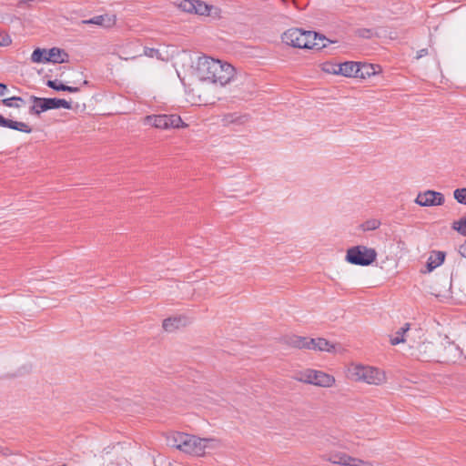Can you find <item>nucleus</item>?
Listing matches in <instances>:
<instances>
[{"label":"nucleus","instance_id":"f257e3e1","mask_svg":"<svg viewBox=\"0 0 466 466\" xmlns=\"http://www.w3.org/2000/svg\"><path fill=\"white\" fill-rule=\"evenodd\" d=\"M195 75L201 81H208L224 86L234 78L235 68L227 62L208 56H200L195 66Z\"/></svg>","mask_w":466,"mask_h":466},{"label":"nucleus","instance_id":"f03ea898","mask_svg":"<svg viewBox=\"0 0 466 466\" xmlns=\"http://www.w3.org/2000/svg\"><path fill=\"white\" fill-rule=\"evenodd\" d=\"M167 441L172 447L194 456H204L206 450L217 448L219 442L214 438H199L184 432H175Z\"/></svg>","mask_w":466,"mask_h":466},{"label":"nucleus","instance_id":"7ed1b4c3","mask_svg":"<svg viewBox=\"0 0 466 466\" xmlns=\"http://www.w3.org/2000/svg\"><path fill=\"white\" fill-rule=\"evenodd\" d=\"M282 41L293 47L322 49L329 42L324 35L316 32L303 31L299 28H290L283 33Z\"/></svg>","mask_w":466,"mask_h":466},{"label":"nucleus","instance_id":"20e7f679","mask_svg":"<svg viewBox=\"0 0 466 466\" xmlns=\"http://www.w3.org/2000/svg\"><path fill=\"white\" fill-rule=\"evenodd\" d=\"M347 377L353 381L364 382L370 385H381L387 378L383 370L360 364H351L347 370Z\"/></svg>","mask_w":466,"mask_h":466},{"label":"nucleus","instance_id":"39448f33","mask_svg":"<svg viewBox=\"0 0 466 466\" xmlns=\"http://www.w3.org/2000/svg\"><path fill=\"white\" fill-rule=\"evenodd\" d=\"M294 379L299 382L323 388H330L335 384V378L332 375L311 369L298 372Z\"/></svg>","mask_w":466,"mask_h":466},{"label":"nucleus","instance_id":"423d86ee","mask_svg":"<svg viewBox=\"0 0 466 466\" xmlns=\"http://www.w3.org/2000/svg\"><path fill=\"white\" fill-rule=\"evenodd\" d=\"M287 344L297 349L313 350L331 352L334 345L323 338L309 339L306 337L292 336L287 339Z\"/></svg>","mask_w":466,"mask_h":466},{"label":"nucleus","instance_id":"0eeeda50","mask_svg":"<svg viewBox=\"0 0 466 466\" xmlns=\"http://www.w3.org/2000/svg\"><path fill=\"white\" fill-rule=\"evenodd\" d=\"M377 258V252L372 248L359 245L350 248L347 250L346 260L353 265L369 266L372 264Z\"/></svg>","mask_w":466,"mask_h":466},{"label":"nucleus","instance_id":"6e6552de","mask_svg":"<svg viewBox=\"0 0 466 466\" xmlns=\"http://www.w3.org/2000/svg\"><path fill=\"white\" fill-rule=\"evenodd\" d=\"M144 124L161 129H167L170 127L178 128L187 126L177 115L147 116L144 118Z\"/></svg>","mask_w":466,"mask_h":466},{"label":"nucleus","instance_id":"1a4fd4ad","mask_svg":"<svg viewBox=\"0 0 466 466\" xmlns=\"http://www.w3.org/2000/svg\"><path fill=\"white\" fill-rule=\"evenodd\" d=\"M322 459L332 464L342 466H375L372 461L352 457L342 451H331L323 455Z\"/></svg>","mask_w":466,"mask_h":466},{"label":"nucleus","instance_id":"9d476101","mask_svg":"<svg viewBox=\"0 0 466 466\" xmlns=\"http://www.w3.org/2000/svg\"><path fill=\"white\" fill-rule=\"evenodd\" d=\"M445 198L442 193L434 190L420 192L414 202L420 207H435L444 204Z\"/></svg>","mask_w":466,"mask_h":466},{"label":"nucleus","instance_id":"9b49d317","mask_svg":"<svg viewBox=\"0 0 466 466\" xmlns=\"http://www.w3.org/2000/svg\"><path fill=\"white\" fill-rule=\"evenodd\" d=\"M116 16L115 15L105 14L100 15H96L90 19L83 20L82 24L86 25H96L101 26L105 29L112 28L116 25Z\"/></svg>","mask_w":466,"mask_h":466},{"label":"nucleus","instance_id":"f8f14e48","mask_svg":"<svg viewBox=\"0 0 466 466\" xmlns=\"http://www.w3.org/2000/svg\"><path fill=\"white\" fill-rule=\"evenodd\" d=\"M187 318L185 316H177L167 318L163 320V329L167 332H172L181 327H185L187 324Z\"/></svg>","mask_w":466,"mask_h":466},{"label":"nucleus","instance_id":"ddd939ff","mask_svg":"<svg viewBox=\"0 0 466 466\" xmlns=\"http://www.w3.org/2000/svg\"><path fill=\"white\" fill-rule=\"evenodd\" d=\"M339 75L346 77H358L360 72V63L353 61H347L339 64L338 67Z\"/></svg>","mask_w":466,"mask_h":466},{"label":"nucleus","instance_id":"4468645a","mask_svg":"<svg viewBox=\"0 0 466 466\" xmlns=\"http://www.w3.org/2000/svg\"><path fill=\"white\" fill-rule=\"evenodd\" d=\"M0 127H8V128L15 129V130L27 133V134L32 132V128L30 127V126L28 124H26L25 122H18V121L7 119L1 115H0Z\"/></svg>","mask_w":466,"mask_h":466},{"label":"nucleus","instance_id":"2eb2a0df","mask_svg":"<svg viewBox=\"0 0 466 466\" xmlns=\"http://www.w3.org/2000/svg\"><path fill=\"white\" fill-rule=\"evenodd\" d=\"M67 57L68 55L65 51L53 47L46 52V62L61 64L66 62Z\"/></svg>","mask_w":466,"mask_h":466},{"label":"nucleus","instance_id":"dca6fc26","mask_svg":"<svg viewBox=\"0 0 466 466\" xmlns=\"http://www.w3.org/2000/svg\"><path fill=\"white\" fill-rule=\"evenodd\" d=\"M410 324L406 323L403 327L399 329L395 335L390 338V343L392 345H397L400 343L408 342L410 339Z\"/></svg>","mask_w":466,"mask_h":466},{"label":"nucleus","instance_id":"f3484780","mask_svg":"<svg viewBox=\"0 0 466 466\" xmlns=\"http://www.w3.org/2000/svg\"><path fill=\"white\" fill-rule=\"evenodd\" d=\"M30 99L34 102V105L30 107L29 110L31 114L40 115L42 112L49 110L46 98L31 96Z\"/></svg>","mask_w":466,"mask_h":466},{"label":"nucleus","instance_id":"a211bd4d","mask_svg":"<svg viewBox=\"0 0 466 466\" xmlns=\"http://www.w3.org/2000/svg\"><path fill=\"white\" fill-rule=\"evenodd\" d=\"M445 258V254L441 251H434L427 261L428 271L433 270L435 268L440 266Z\"/></svg>","mask_w":466,"mask_h":466},{"label":"nucleus","instance_id":"6ab92c4d","mask_svg":"<svg viewBox=\"0 0 466 466\" xmlns=\"http://www.w3.org/2000/svg\"><path fill=\"white\" fill-rule=\"evenodd\" d=\"M379 68L380 66L377 65L360 63V72H358V77L365 78L367 76H374L378 73Z\"/></svg>","mask_w":466,"mask_h":466},{"label":"nucleus","instance_id":"aec40b11","mask_svg":"<svg viewBox=\"0 0 466 466\" xmlns=\"http://www.w3.org/2000/svg\"><path fill=\"white\" fill-rule=\"evenodd\" d=\"M46 86L54 90H56V91H68L71 93H76L79 91V87L66 86L56 79V80H48L46 82Z\"/></svg>","mask_w":466,"mask_h":466},{"label":"nucleus","instance_id":"412c9836","mask_svg":"<svg viewBox=\"0 0 466 466\" xmlns=\"http://www.w3.org/2000/svg\"><path fill=\"white\" fill-rule=\"evenodd\" d=\"M445 351L449 355L444 358L443 361L445 362H455L461 353L460 348L454 343H449V345L445 347Z\"/></svg>","mask_w":466,"mask_h":466},{"label":"nucleus","instance_id":"4be33fe9","mask_svg":"<svg viewBox=\"0 0 466 466\" xmlns=\"http://www.w3.org/2000/svg\"><path fill=\"white\" fill-rule=\"evenodd\" d=\"M46 103L48 106V109H56V108H66L71 109V103L66 99L61 98H46Z\"/></svg>","mask_w":466,"mask_h":466},{"label":"nucleus","instance_id":"5701e85b","mask_svg":"<svg viewBox=\"0 0 466 466\" xmlns=\"http://www.w3.org/2000/svg\"><path fill=\"white\" fill-rule=\"evenodd\" d=\"M433 348V345L430 342H421L418 345L416 350L418 353L416 354L417 358L421 359L423 360H429L431 355H428L427 352L431 351Z\"/></svg>","mask_w":466,"mask_h":466},{"label":"nucleus","instance_id":"b1692460","mask_svg":"<svg viewBox=\"0 0 466 466\" xmlns=\"http://www.w3.org/2000/svg\"><path fill=\"white\" fill-rule=\"evenodd\" d=\"M211 8V5H208L202 1L196 0L194 14L199 15H209Z\"/></svg>","mask_w":466,"mask_h":466},{"label":"nucleus","instance_id":"393cba45","mask_svg":"<svg viewBox=\"0 0 466 466\" xmlns=\"http://www.w3.org/2000/svg\"><path fill=\"white\" fill-rule=\"evenodd\" d=\"M2 103L7 107L19 108L22 106V104H25V100L20 96H12L3 99Z\"/></svg>","mask_w":466,"mask_h":466},{"label":"nucleus","instance_id":"a878e982","mask_svg":"<svg viewBox=\"0 0 466 466\" xmlns=\"http://www.w3.org/2000/svg\"><path fill=\"white\" fill-rule=\"evenodd\" d=\"M338 67H339V64L329 61L324 62L320 65V68L323 72L332 75H339Z\"/></svg>","mask_w":466,"mask_h":466},{"label":"nucleus","instance_id":"bb28decb","mask_svg":"<svg viewBox=\"0 0 466 466\" xmlns=\"http://www.w3.org/2000/svg\"><path fill=\"white\" fill-rule=\"evenodd\" d=\"M46 51L45 49L36 48L31 55L33 63H46Z\"/></svg>","mask_w":466,"mask_h":466},{"label":"nucleus","instance_id":"cd10ccee","mask_svg":"<svg viewBox=\"0 0 466 466\" xmlns=\"http://www.w3.org/2000/svg\"><path fill=\"white\" fill-rule=\"evenodd\" d=\"M196 0H180L177 6L184 12L194 14Z\"/></svg>","mask_w":466,"mask_h":466},{"label":"nucleus","instance_id":"c85d7f7f","mask_svg":"<svg viewBox=\"0 0 466 466\" xmlns=\"http://www.w3.org/2000/svg\"><path fill=\"white\" fill-rule=\"evenodd\" d=\"M380 226V221L379 219H369L361 224L360 228L363 231H370L375 230Z\"/></svg>","mask_w":466,"mask_h":466},{"label":"nucleus","instance_id":"c756f323","mask_svg":"<svg viewBox=\"0 0 466 466\" xmlns=\"http://www.w3.org/2000/svg\"><path fill=\"white\" fill-rule=\"evenodd\" d=\"M452 229L458 231L460 234L466 236V217L454 221L452 223Z\"/></svg>","mask_w":466,"mask_h":466},{"label":"nucleus","instance_id":"7c9ffc66","mask_svg":"<svg viewBox=\"0 0 466 466\" xmlns=\"http://www.w3.org/2000/svg\"><path fill=\"white\" fill-rule=\"evenodd\" d=\"M453 197L460 204L466 205V187L455 189Z\"/></svg>","mask_w":466,"mask_h":466},{"label":"nucleus","instance_id":"2f4dec72","mask_svg":"<svg viewBox=\"0 0 466 466\" xmlns=\"http://www.w3.org/2000/svg\"><path fill=\"white\" fill-rule=\"evenodd\" d=\"M245 116H237L235 115H226L222 121L225 125H229V124H233V123H239V124H242L243 123V118Z\"/></svg>","mask_w":466,"mask_h":466},{"label":"nucleus","instance_id":"473e14b6","mask_svg":"<svg viewBox=\"0 0 466 466\" xmlns=\"http://www.w3.org/2000/svg\"><path fill=\"white\" fill-rule=\"evenodd\" d=\"M11 43L10 35L6 32L0 30V46H8Z\"/></svg>","mask_w":466,"mask_h":466},{"label":"nucleus","instance_id":"72a5a7b5","mask_svg":"<svg viewBox=\"0 0 466 466\" xmlns=\"http://www.w3.org/2000/svg\"><path fill=\"white\" fill-rule=\"evenodd\" d=\"M0 454L4 457H8L13 454V452L5 447L0 445Z\"/></svg>","mask_w":466,"mask_h":466},{"label":"nucleus","instance_id":"f704fd0d","mask_svg":"<svg viewBox=\"0 0 466 466\" xmlns=\"http://www.w3.org/2000/svg\"><path fill=\"white\" fill-rule=\"evenodd\" d=\"M459 253L461 257L466 258V240L459 247Z\"/></svg>","mask_w":466,"mask_h":466},{"label":"nucleus","instance_id":"c9c22d12","mask_svg":"<svg viewBox=\"0 0 466 466\" xmlns=\"http://www.w3.org/2000/svg\"><path fill=\"white\" fill-rule=\"evenodd\" d=\"M427 55H428V49L427 48H422V49H420V50H419L417 52L416 58L420 59V58H421V57H423V56H425Z\"/></svg>","mask_w":466,"mask_h":466},{"label":"nucleus","instance_id":"e433bc0d","mask_svg":"<svg viewBox=\"0 0 466 466\" xmlns=\"http://www.w3.org/2000/svg\"><path fill=\"white\" fill-rule=\"evenodd\" d=\"M157 54H158V51L152 48L145 51V55L151 57H153Z\"/></svg>","mask_w":466,"mask_h":466},{"label":"nucleus","instance_id":"4c0bfd02","mask_svg":"<svg viewBox=\"0 0 466 466\" xmlns=\"http://www.w3.org/2000/svg\"><path fill=\"white\" fill-rule=\"evenodd\" d=\"M7 91L6 85L0 83V96H4Z\"/></svg>","mask_w":466,"mask_h":466},{"label":"nucleus","instance_id":"58836bf2","mask_svg":"<svg viewBox=\"0 0 466 466\" xmlns=\"http://www.w3.org/2000/svg\"><path fill=\"white\" fill-rule=\"evenodd\" d=\"M63 466H66V465H63Z\"/></svg>","mask_w":466,"mask_h":466}]
</instances>
